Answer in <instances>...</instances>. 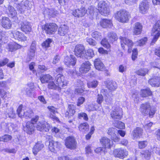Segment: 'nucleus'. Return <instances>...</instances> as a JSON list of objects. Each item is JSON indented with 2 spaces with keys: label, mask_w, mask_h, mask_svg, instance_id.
Here are the masks:
<instances>
[{
  "label": "nucleus",
  "mask_w": 160,
  "mask_h": 160,
  "mask_svg": "<svg viewBox=\"0 0 160 160\" xmlns=\"http://www.w3.org/2000/svg\"><path fill=\"white\" fill-rule=\"evenodd\" d=\"M130 15L129 12L124 10L117 11L115 14V18L119 22L124 23L129 21Z\"/></svg>",
  "instance_id": "nucleus-1"
},
{
  "label": "nucleus",
  "mask_w": 160,
  "mask_h": 160,
  "mask_svg": "<svg viewBox=\"0 0 160 160\" xmlns=\"http://www.w3.org/2000/svg\"><path fill=\"white\" fill-rule=\"evenodd\" d=\"M152 36L154 37L151 43L152 45H153L157 41L158 38L160 36V21H158L156 22L153 27L152 31Z\"/></svg>",
  "instance_id": "nucleus-2"
},
{
  "label": "nucleus",
  "mask_w": 160,
  "mask_h": 160,
  "mask_svg": "<svg viewBox=\"0 0 160 160\" xmlns=\"http://www.w3.org/2000/svg\"><path fill=\"white\" fill-rule=\"evenodd\" d=\"M38 117L36 116L32 118L31 122H28L26 123V126L23 128V130L28 134H32L34 132L35 126L34 124L38 119Z\"/></svg>",
  "instance_id": "nucleus-3"
},
{
  "label": "nucleus",
  "mask_w": 160,
  "mask_h": 160,
  "mask_svg": "<svg viewBox=\"0 0 160 160\" xmlns=\"http://www.w3.org/2000/svg\"><path fill=\"white\" fill-rule=\"evenodd\" d=\"M98 10L102 15L107 16L109 14V10L108 5L105 2H99L98 3Z\"/></svg>",
  "instance_id": "nucleus-4"
},
{
  "label": "nucleus",
  "mask_w": 160,
  "mask_h": 160,
  "mask_svg": "<svg viewBox=\"0 0 160 160\" xmlns=\"http://www.w3.org/2000/svg\"><path fill=\"white\" fill-rule=\"evenodd\" d=\"M66 147L70 149H74L77 146V142L74 137L69 136L66 138L65 140Z\"/></svg>",
  "instance_id": "nucleus-5"
},
{
  "label": "nucleus",
  "mask_w": 160,
  "mask_h": 160,
  "mask_svg": "<svg viewBox=\"0 0 160 160\" xmlns=\"http://www.w3.org/2000/svg\"><path fill=\"white\" fill-rule=\"evenodd\" d=\"M58 26L56 24L53 23L46 24L44 29L47 33L49 34H54L57 31Z\"/></svg>",
  "instance_id": "nucleus-6"
},
{
  "label": "nucleus",
  "mask_w": 160,
  "mask_h": 160,
  "mask_svg": "<svg viewBox=\"0 0 160 160\" xmlns=\"http://www.w3.org/2000/svg\"><path fill=\"white\" fill-rule=\"evenodd\" d=\"M38 130L41 132H48L50 128V125L46 122H38L35 126Z\"/></svg>",
  "instance_id": "nucleus-7"
},
{
  "label": "nucleus",
  "mask_w": 160,
  "mask_h": 160,
  "mask_svg": "<svg viewBox=\"0 0 160 160\" xmlns=\"http://www.w3.org/2000/svg\"><path fill=\"white\" fill-rule=\"evenodd\" d=\"M10 34L11 37L19 41H24L27 40V37L22 32L18 31H11Z\"/></svg>",
  "instance_id": "nucleus-8"
},
{
  "label": "nucleus",
  "mask_w": 160,
  "mask_h": 160,
  "mask_svg": "<svg viewBox=\"0 0 160 160\" xmlns=\"http://www.w3.org/2000/svg\"><path fill=\"white\" fill-rule=\"evenodd\" d=\"M114 154L115 157L122 158L128 155V152L126 150L119 148L114 150Z\"/></svg>",
  "instance_id": "nucleus-9"
},
{
  "label": "nucleus",
  "mask_w": 160,
  "mask_h": 160,
  "mask_svg": "<svg viewBox=\"0 0 160 160\" xmlns=\"http://www.w3.org/2000/svg\"><path fill=\"white\" fill-rule=\"evenodd\" d=\"M21 30L26 33L30 32L32 28L29 22L27 20L21 21L20 23Z\"/></svg>",
  "instance_id": "nucleus-10"
},
{
  "label": "nucleus",
  "mask_w": 160,
  "mask_h": 160,
  "mask_svg": "<svg viewBox=\"0 0 160 160\" xmlns=\"http://www.w3.org/2000/svg\"><path fill=\"white\" fill-rule=\"evenodd\" d=\"M84 46L81 44H78L75 47L74 51L75 55L77 57L82 58L85 52Z\"/></svg>",
  "instance_id": "nucleus-11"
},
{
  "label": "nucleus",
  "mask_w": 160,
  "mask_h": 160,
  "mask_svg": "<svg viewBox=\"0 0 160 160\" xmlns=\"http://www.w3.org/2000/svg\"><path fill=\"white\" fill-rule=\"evenodd\" d=\"M61 146V143L59 142L55 141H49V148L52 152H54L59 150Z\"/></svg>",
  "instance_id": "nucleus-12"
},
{
  "label": "nucleus",
  "mask_w": 160,
  "mask_h": 160,
  "mask_svg": "<svg viewBox=\"0 0 160 160\" xmlns=\"http://www.w3.org/2000/svg\"><path fill=\"white\" fill-rule=\"evenodd\" d=\"M149 2L148 0H143L139 6V10L140 13H146L149 8Z\"/></svg>",
  "instance_id": "nucleus-13"
},
{
  "label": "nucleus",
  "mask_w": 160,
  "mask_h": 160,
  "mask_svg": "<svg viewBox=\"0 0 160 160\" xmlns=\"http://www.w3.org/2000/svg\"><path fill=\"white\" fill-rule=\"evenodd\" d=\"M91 64L88 61L83 62L79 68V71L82 73H86L88 72L91 68Z\"/></svg>",
  "instance_id": "nucleus-14"
},
{
  "label": "nucleus",
  "mask_w": 160,
  "mask_h": 160,
  "mask_svg": "<svg viewBox=\"0 0 160 160\" xmlns=\"http://www.w3.org/2000/svg\"><path fill=\"white\" fill-rule=\"evenodd\" d=\"M76 62V58L73 55H70V57H66L65 58L64 62L65 64L68 67L71 66H74Z\"/></svg>",
  "instance_id": "nucleus-15"
},
{
  "label": "nucleus",
  "mask_w": 160,
  "mask_h": 160,
  "mask_svg": "<svg viewBox=\"0 0 160 160\" xmlns=\"http://www.w3.org/2000/svg\"><path fill=\"white\" fill-rule=\"evenodd\" d=\"M120 39L121 40V46L123 49L125 48L124 44L127 45L129 48L132 47L133 45L132 41L128 38L120 37Z\"/></svg>",
  "instance_id": "nucleus-16"
},
{
  "label": "nucleus",
  "mask_w": 160,
  "mask_h": 160,
  "mask_svg": "<svg viewBox=\"0 0 160 160\" xmlns=\"http://www.w3.org/2000/svg\"><path fill=\"white\" fill-rule=\"evenodd\" d=\"M111 116L113 119H120L122 116V111L119 108L115 109L111 111Z\"/></svg>",
  "instance_id": "nucleus-17"
},
{
  "label": "nucleus",
  "mask_w": 160,
  "mask_h": 160,
  "mask_svg": "<svg viewBox=\"0 0 160 160\" xmlns=\"http://www.w3.org/2000/svg\"><path fill=\"white\" fill-rule=\"evenodd\" d=\"M64 77L63 75L59 74L57 75L55 78L56 84L59 88L64 87L66 85L65 82L63 81Z\"/></svg>",
  "instance_id": "nucleus-18"
},
{
  "label": "nucleus",
  "mask_w": 160,
  "mask_h": 160,
  "mask_svg": "<svg viewBox=\"0 0 160 160\" xmlns=\"http://www.w3.org/2000/svg\"><path fill=\"white\" fill-rule=\"evenodd\" d=\"M151 108V106L149 103L145 102L141 105L140 111L143 115L148 114Z\"/></svg>",
  "instance_id": "nucleus-19"
},
{
  "label": "nucleus",
  "mask_w": 160,
  "mask_h": 160,
  "mask_svg": "<svg viewBox=\"0 0 160 160\" xmlns=\"http://www.w3.org/2000/svg\"><path fill=\"white\" fill-rule=\"evenodd\" d=\"M2 26L4 28L9 29L12 27V23L10 20L6 17H3L1 22Z\"/></svg>",
  "instance_id": "nucleus-20"
},
{
  "label": "nucleus",
  "mask_w": 160,
  "mask_h": 160,
  "mask_svg": "<svg viewBox=\"0 0 160 160\" xmlns=\"http://www.w3.org/2000/svg\"><path fill=\"white\" fill-rule=\"evenodd\" d=\"M86 12L85 8H78L73 12V15L76 17H82L85 15Z\"/></svg>",
  "instance_id": "nucleus-21"
},
{
  "label": "nucleus",
  "mask_w": 160,
  "mask_h": 160,
  "mask_svg": "<svg viewBox=\"0 0 160 160\" xmlns=\"http://www.w3.org/2000/svg\"><path fill=\"white\" fill-rule=\"evenodd\" d=\"M142 26L140 23L137 22L135 23L133 27V33L135 35H139L142 32Z\"/></svg>",
  "instance_id": "nucleus-22"
},
{
  "label": "nucleus",
  "mask_w": 160,
  "mask_h": 160,
  "mask_svg": "<svg viewBox=\"0 0 160 160\" xmlns=\"http://www.w3.org/2000/svg\"><path fill=\"white\" fill-rule=\"evenodd\" d=\"M148 83L152 87L160 86V77H156L150 79Z\"/></svg>",
  "instance_id": "nucleus-23"
},
{
  "label": "nucleus",
  "mask_w": 160,
  "mask_h": 160,
  "mask_svg": "<svg viewBox=\"0 0 160 160\" xmlns=\"http://www.w3.org/2000/svg\"><path fill=\"white\" fill-rule=\"evenodd\" d=\"M75 106L73 104L68 105V108L65 113L66 117L68 118L73 116L75 113Z\"/></svg>",
  "instance_id": "nucleus-24"
},
{
  "label": "nucleus",
  "mask_w": 160,
  "mask_h": 160,
  "mask_svg": "<svg viewBox=\"0 0 160 160\" xmlns=\"http://www.w3.org/2000/svg\"><path fill=\"white\" fill-rule=\"evenodd\" d=\"M6 83L5 82H0V94L2 97L5 98L7 97L8 92L5 91L4 89L6 88Z\"/></svg>",
  "instance_id": "nucleus-25"
},
{
  "label": "nucleus",
  "mask_w": 160,
  "mask_h": 160,
  "mask_svg": "<svg viewBox=\"0 0 160 160\" xmlns=\"http://www.w3.org/2000/svg\"><path fill=\"white\" fill-rule=\"evenodd\" d=\"M100 25L103 28H111L112 26L111 21L107 19H103L100 22Z\"/></svg>",
  "instance_id": "nucleus-26"
},
{
  "label": "nucleus",
  "mask_w": 160,
  "mask_h": 160,
  "mask_svg": "<svg viewBox=\"0 0 160 160\" xmlns=\"http://www.w3.org/2000/svg\"><path fill=\"white\" fill-rule=\"evenodd\" d=\"M100 142L103 147L106 148H110L111 143L110 140L106 137H103L100 140Z\"/></svg>",
  "instance_id": "nucleus-27"
},
{
  "label": "nucleus",
  "mask_w": 160,
  "mask_h": 160,
  "mask_svg": "<svg viewBox=\"0 0 160 160\" xmlns=\"http://www.w3.org/2000/svg\"><path fill=\"white\" fill-rule=\"evenodd\" d=\"M44 145L40 142L36 143L32 148V152L34 154H36L43 147Z\"/></svg>",
  "instance_id": "nucleus-28"
},
{
  "label": "nucleus",
  "mask_w": 160,
  "mask_h": 160,
  "mask_svg": "<svg viewBox=\"0 0 160 160\" xmlns=\"http://www.w3.org/2000/svg\"><path fill=\"white\" fill-rule=\"evenodd\" d=\"M4 126L6 127L5 131L6 132L9 133L12 132V131L15 132L14 130L16 127V125L12 123H3Z\"/></svg>",
  "instance_id": "nucleus-29"
},
{
  "label": "nucleus",
  "mask_w": 160,
  "mask_h": 160,
  "mask_svg": "<svg viewBox=\"0 0 160 160\" xmlns=\"http://www.w3.org/2000/svg\"><path fill=\"white\" fill-rule=\"evenodd\" d=\"M94 65L97 69L101 71L104 69V65L99 59H95L94 62Z\"/></svg>",
  "instance_id": "nucleus-30"
},
{
  "label": "nucleus",
  "mask_w": 160,
  "mask_h": 160,
  "mask_svg": "<svg viewBox=\"0 0 160 160\" xmlns=\"http://www.w3.org/2000/svg\"><path fill=\"white\" fill-rule=\"evenodd\" d=\"M68 29V27L66 25H61L58 29V34L64 36L67 33Z\"/></svg>",
  "instance_id": "nucleus-31"
},
{
  "label": "nucleus",
  "mask_w": 160,
  "mask_h": 160,
  "mask_svg": "<svg viewBox=\"0 0 160 160\" xmlns=\"http://www.w3.org/2000/svg\"><path fill=\"white\" fill-rule=\"evenodd\" d=\"M142 133V130L140 128H136L132 132V135L134 138H138L141 136Z\"/></svg>",
  "instance_id": "nucleus-32"
},
{
  "label": "nucleus",
  "mask_w": 160,
  "mask_h": 160,
  "mask_svg": "<svg viewBox=\"0 0 160 160\" xmlns=\"http://www.w3.org/2000/svg\"><path fill=\"white\" fill-rule=\"evenodd\" d=\"M18 45L14 42H11L8 44L6 48L9 51L13 52L18 49Z\"/></svg>",
  "instance_id": "nucleus-33"
},
{
  "label": "nucleus",
  "mask_w": 160,
  "mask_h": 160,
  "mask_svg": "<svg viewBox=\"0 0 160 160\" xmlns=\"http://www.w3.org/2000/svg\"><path fill=\"white\" fill-rule=\"evenodd\" d=\"M82 58H85L88 59H90L94 55L93 50L92 49H88L87 51H85Z\"/></svg>",
  "instance_id": "nucleus-34"
},
{
  "label": "nucleus",
  "mask_w": 160,
  "mask_h": 160,
  "mask_svg": "<svg viewBox=\"0 0 160 160\" xmlns=\"http://www.w3.org/2000/svg\"><path fill=\"white\" fill-rule=\"evenodd\" d=\"M107 37L109 41L112 42L116 41L118 38L117 34L113 32L108 33Z\"/></svg>",
  "instance_id": "nucleus-35"
},
{
  "label": "nucleus",
  "mask_w": 160,
  "mask_h": 160,
  "mask_svg": "<svg viewBox=\"0 0 160 160\" xmlns=\"http://www.w3.org/2000/svg\"><path fill=\"white\" fill-rule=\"evenodd\" d=\"M78 128L80 131L84 132L88 130L89 126L88 124L87 123L84 122L81 124L79 125Z\"/></svg>",
  "instance_id": "nucleus-36"
},
{
  "label": "nucleus",
  "mask_w": 160,
  "mask_h": 160,
  "mask_svg": "<svg viewBox=\"0 0 160 160\" xmlns=\"http://www.w3.org/2000/svg\"><path fill=\"white\" fill-rule=\"evenodd\" d=\"M52 77L49 74H47L43 75L40 77V81L42 83H45L48 82L52 78Z\"/></svg>",
  "instance_id": "nucleus-37"
},
{
  "label": "nucleus",
  "mask_w": 160,
  "mask_h": 160,
  "mask_svg": "<svg viewBox=\"0 0 160 160\" xmlns=\"http://www.w3.org/2000/svg\"><path fill=\"white\" fill-rule=\"evenodd\" d=\"M152 92L149 88L143 89L141 90V95L142 97H146L148 96L151 95L152 94Z\"/></svg>",
  "instance_id": "nucleus-38"
},
{
  "label": "nucleus",
  "mask_w": 160,
  "mask_h": 160,
  "mask_svg": "<svg viewBox=\"0 0 160 160\" xmlns=\"http://www.w3.org/2000/svg\"><path fill=\"white\" fill-rule=\"evenodd\" d=\"M148 70L147 68H141L136 71L135 73L138 75L144 76L148 72Z\"/></svg>",
  "instance_id": "nucleus-39"
},
{
  "label": "nucleus",
  "mask_w": 160,
  "mask_h": 160,
  "mask_svg": "<svg viewBox=\"0 0 160 160\" xmlns=\"http://www.w3.org/2000/svg\"><path fill=\"white\" fill-rule=\"evenodd\" d=\"M117 85L115 82L114 81H110L107 85V87L109 90H115L117 88Z\"/></svg>",
  "instance_id": "nucleus-40"
},
{
  "label": "nucleus",
  "mask_w": 160,
  "mask_h": 160,
  "mask_svg": "<svg viewBox=\"0 0 160 160\" xmlns=\"http://www.w3.org/2000/svg\"><path fill=\"white\" fill-rule=\"evenodd\" d=\"M21 4L24 5L23 9L27 8L28 9L32 7V4L31 2L28 0H23L21 2Z\"/></svg>",
  "instance_id": "nucleus-41"
},
{
  "label": "nucleus",
  "mask_w": 160,
  "mask_h": 160,
  "mask_svg": "<svg viewBox=\"0 0 160 160\" xmlns=\"http://www.w3.org/2000/svg\"><path fill=\"white\" fill-rule=\"evenodd\" d=\"M91 35L93 38L98 40H101L102 38L101 33L97 31H95L93 32Z\"/></svg>",
  "instance_id": "nucleus-42"
},
{
  "label": "nucleus",
  "mask_w": 160,
  "mask_h": 160,
  "mask_svg": "<svg viewBox=\"0 0 160 160\" xmlns=\"http://www.w3.org/2000/svg\"><path fill=\"white\" fill-rule=\"evenodd\" d=\"M32 114V110L28 109L26 111L23 112L22 117L26 118H30Z\"/></svg>",
  "instance_id": "nucleus-43"
},
{
  "label": "nucleus",
  "mask_w": 160,
  "mask_h": 160,
  "mask_svg": "<svg viewBox=\"0 0 160 160\" xmlns=\"http://www.w3.org/2000/svg\"><path fill=\"white\" fill-rule=\"evenodd\" d=\"M118 130L114 128H108L107 133L111 136V137L117 133Z\"/></svg>",
  "instance_id": "nucleus-44"
},
{
  "label": "nucleus",
  "mask_w": 160,
  "mask_h": 160,
  "mask_svg": "<svg viewBox=\"0 0 160 160\" xmlns=\"http://www.w3.org/2000/svg\"><path fill=\"white\" fill-rule=\"evenodd\" d=\"M58 14V11L54 9H48V14L52 17H54Z\"/></svg>",
  "instance_id": "nucleus-45"
},
{
  "label": "nucleus",
  "mask_w": 160,
  "mask_h": 160,
  "mask_svg": "<svg viewBox=\"0 0 160 160\" xmlns=\"http://www.w3.org/2000/svg\"><path fill=\"white\" fill-rule=\"evenodd\" d=\"M7 115L9 118H14L15 117V114L14 112L13 109L12 108H10L8 110Z\"/></svg>",
  "instance_id": "nucleus-46"
},
{
  "label": "nucleus",
  "mask_w": 160,
  "mask_h": 160,
  "mask_svg": "<svg viewBox=\"0 0 160 160\" xmlns=\"http://www.w3.org/2000/svg\"><path fill=\"white\" fill-rule=\"evenodd\" d=\"M98 84V82L96 80H93L92 82H88L87 83L88 87L89 88H95Z\"/></svg>",
  "instance_id": "nucleus-47"
},
{
  "label": "nucleus",
  "mask_w": 160,
  "mask_h": 160,
  "mask_svg": "<svg viewBox=\"0 0 160 160\" xmlns=\"http://www.w3.org/2000/svg\"><path fill=\"white\" fill-rule=\"evenodd\" d=\"M78 118L79 119H83L85 121H88V117L87 114L84 112H80L78 114Z\"/></svg>",
  "instance_id": "nucleus-48"
},
{
  "label": "nucleus",
  "mask_w": 160,
  "mask_h": 160,
  "mask_svg": "<svg viewBox=\"0 0 160 160\" xmlns=\"http://www.w3.org/2000/svg\"><path fill=\"white\" fill-rule=\"evenodd\" d=\"M12 138V137L8 135H5L4 136L0 137V141L5 142H8Z\"/></svg>",
  "instance_id": "nucleus-49"
},
{
  "label": "nucleus",
  "mask_w": 160,
  "mask_h": 160,
  "mask_svg": "<svg viewBox=\"0 0 160 160\" xmlns=\"http://www.w3.org/2000/svg\"><path fill=\"white\" fill-rule=\"evenodd\" d=\"M141 154L145 158L148 159L150 158L151 152L148 150H146L142 151Z\"/></svg>",
  "instance_id": "nucleus-50"
},
{
  "label": "nucleus",
  "mask_w": 160,
  "mask_h": 160,
  "mask_svg": "<svg viewBox=\"0 0 160 160\" xmlns=\"http://www.w3.org/2000/svg\"><path fill=\"white\" fill-rule=\"evenodd\" d=\"M23 106L22 104L20 105L18 108L17 112L18 116L21 118H22L23 112H24L22 110Z\"/></svg>",
  "instance_id": "nucleus-51"
},
{
  "label": "nucleus",
  "mask_w": 160,
  "mask_h": 160,
  "mask_svg": "<svg viewBox=\"0 0 160 160\" xmlns=\"http://www.w3.org/2000/svg\"><path fill=\"white\" fill-rule=\"evenodd\" d=\"M98 11V9L95 7L91 6L89 7L88 12L91 16H92L94 15V13L95 12H96Z\"/></svg>",
  "instance_id": "nucleus-52"
},
{
  "label": "nucleus",
  "mask_w": 160,
  "mask_h": 160,
  "mask_svg": "<svg viewBox=\"0 0 160 160\" xmlns=\"http://www.w3.org/2000/svg\"><path fill=\"white\" fill-rule=\"evenodd\" d=\"M84 2L83 0H77L76 2V5L77 7L78 8H85L84 7Z\"/></svg>",
  "instance_id": "nucleus-53"
},
{
  "label": "nucleus",
  "mask_w": 160,
  "mask_h": 160,
  "mask_svg": "<svg viewBox=\"0 0 160 160\" xmlns=\"http://www.w3.org/2000/svg\"><path fill=\"white\" fill-rule=\"evenodd\" d=\"M107 98L105 99V101L108 104H111L112 102V95L111 92H109V95H106Z\"/></svg>",
  "instance_id": "nucleus-54"
},
{
  "label": "nucleus",
  "mask_w": 160,
  "mask_h": 160,
  "mask_svg": "<svg viewBox=\"0 0 160 160\" xmlns=\"http://www.w3.org/2000/svg\"><path fill=\"white\" fill-rule=\"evenodd\" d=\"M48 88L49 89H56L58 88V86L54 83L53 82H50L48 84Z\"/></svg>",
  "instance_id": "nucleus-55"
},
{
  "label": "nucleus",
  "mask_w": 160,
  "mask_h": 160,
  "mask_svg": "<svg viewBox=\"0 0 160 160\" xmlns=\"http://www.w3.org/2000/svg\"><path fill=\"white\" fill-rule=\"evenodd\" d=\"M35 50L30 49L28 53V57L29 59V61L35 55Z\"/></svg>",
  "instance_id": "nucleus-56"
},
{
  "label": "nucleus",
  "mask_w": 160,
  "mask_h": 160,
  "mask_svg": "<svg viewBox=\"0 0 160 160\" xmlns=\"http://www.w3.org/2000/svg\"><path fill=\"white\" fill-rule=\"evenodd\" d=\"M24 6L21 4V2L20 3L18 4L17 5L16 8L18 10V11H19L21 13H22L24 12L27 8L23 9Z\"/></svg>",
  "instance_id": "nucleus-57"
},
{
  "label": "nucleus",
  "mask_w": 160,
  "mask_h": 160,
  "mask_svg": "<svg viewBox=\"0 0 160 160\" xmlns=\"http://www.w3.org/2000/svg\"><path fill=\"white\" fill-rule=\"evenodd\" d=\"M52 42V40L51 39L48 38L44 41L42 44V46L45 47H48L50 46V43Z\"/></svg>",
  "instance_id": "nucleus-58"
},
{
  "label": "nucleus",
  "mask_w": 160,
  "mask_h": 160,
  "mask_svg": "<svg viewBox=\"0 0 160 160\" xmlns=\"http://www.w3.org/2000/svg\"><path fill=\"white\" fill-rule=\"evenodd\" d=\"M101 44L105 48H108L110 46L106 38L102 39L101 42Z\"/></svg>",
  "instance_id": "nucleus-59"
},
{
  "label": "nucleus",
  "mask_w": 160,
  "mask_h": 160,
  "mask_svg": "<svg viewBox=\"0 0 160 160\" xmlns=\"http://www.w3.org/2000/svg\"><path fill=\"white\" fill-rule=\"evenodd\" d=\"M115 126L118 128L123 129L124 128L125 125L124 124L120 121H118L117 123L115 125Z\"/></svg>",
  "instance_id": "nucleus-60"
},
{
  "label": "nucleus",
  "mask_w": 160,
  "mask_h": 160,
  "mask_svg": "<svg viewBox=\"0 0 160 160\" xmlns=\"http://www.w3.org/2000/svg\"><path fill=\"white\" fill-rule=\"evenodd\" d=\"M139 148L142 149L145 148L147 145V142L146 141H139L138 143Z\"/></svg>",
  "instance_id": "nucleus-61"
},
{
  "label": "nucleus",
  "mask_w": 160,
  "mask_h": 160,
  "mask_svg": "<svg viewBox=\"0 0 160 160\" xmlns=\"http://www.w3.org/2000/svg\"><path fill=\"white\" fill-rule=\"evenodd\" d=\"M86 41L88 42L90 45L95 46L96 44V42L92 38H86Z\"/></svg>",
  "instance_id": "nucleus-62"
},
{
  "label": "nucleus",
  "mask_w": 160,
  "mask_h": 160,
  "mask_svg": "<svg viewBox=\"0 0 160 160\" xmlns=\"http://www.w3.org/2000/svg\"><path fill=\"white\" fill-rule=\"evenodd\" d=\"M147 38L146 37H144L142 38L138 41V45L140 46L143 45L146 43L147 42Z\"/></svg>",
  "instance_id": "nucleus-63"
},
{
  "label": "nucleus",
  "mask_w": 160,
  "mask_h": 160,
  "mask_svg": "<svg viewBox=\"0 0 160 160\" xmlns=\"http://www.w3.org/2000/svg\"><path fill=\"white\" fill-rule=\"evenodd\" d=\"M94 130V127L93 126L90 129V132L86 136V138L87 140L91 138V135L93 133Z\"/></svg>",
  "instance_id": "nucleus-64"
}]
</instances>
